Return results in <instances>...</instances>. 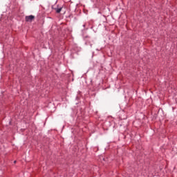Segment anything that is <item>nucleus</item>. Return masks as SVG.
<instances>
[{
    "mask_svg": "<svg viewBox=\"0 0 177 177\" xmlns=\"http://www.w3.org/2000/svg\"><path fill=\"white\" fill-rule=\"evenodd\" d=\"M56 12L57 13H60V12H62V8H55Z\"/></svg>",
    "mask_w": 177,
    "mask_h": 177,
    "instance_id": "f03ea898",
    "label": "nucleus"
},
{
    "mask_svg": "<svg viewBox=\"0 0 177 177\" xmlns=\"http://www.w3.org/2000/svg\"><path fill=\"white\" fill-rule=\"evenodd\" d=\"M15 164H16V161H14Z\"/></svg>",
    "mask_w": 177,
    "mask_h": 177,
    "instance_id": "7ed1b4c3",
    "label": "nucleus"
},
{
    "mask_svg": "<svg viewBox=\"0 0 177 177\" xmlns=\"http://www.w3.org/2000/svg\"><path fill=\"white\" fill-rule=\"evenodd\" d=\"M35 19L34 15H29L26 17V21H32Z\"/></svg>",
    "mask_w": 177,
    "mask_h": 177,
    "instance_id": "f257e3e1",
    "label": "nucleus"
}]
</instances>
